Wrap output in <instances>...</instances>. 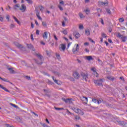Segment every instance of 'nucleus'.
I'll list each match as a JSON object with an SVG mask.
<instances>
[{"label": "nucleus", "mask_w": 127, "mask_h": 127, "mask_svg": "<svg viewBox=\"0 0 127 127\" xmlns=\"http://www.w3.org/2000/svg\"><path fill=\"white\" fill-rule=\"evenodd\" d=\"M80 99L81 101L84 103V104H87L88 103V98L85 96H82L80 97Z\"/></svg>", "instance_id": "5"}, {"label": "nucleus", "mask_w": 127, "mask_h": 127, "mask_svg": "<svg viewBox=\"0 0 127 127\" xmlns=\"http://www.w3.org/2000/svg\"><path fill=\"white\" fill-rule=\"evenodd\" d=\"M91 71H93V72H94V75H95L96 76V77H98V76H99V74L96 71V68H95V67L92 68Z\"/></svg>", "instance_id": "11"}, {"label": "nucleus", "mask_w": 127, "mask_h": 127, "mask_svg": "<svg viewBox=\"0 0 127 127\" xmlns=\"http://www.w3.org/2000/svg\"><path fill=\"white\" fill-rule=\"evenodd\" d=\"M36 34L37 35H39V30H36Z\"/></svg>", "instance_id": "58"}, {"label": "nucleus", "mask_w": 127, "mask_h": 127, "mask_svg": "<svg viewBox=\"0 0 127 127\" xmlns=\"http://www.w3.org/2000/svg\"><path fill=\"white\" fill-rule=\"evenodd\" d=\"M74 36L75 37V38H76V39H78V38H79V37H80V36H81V35H80V34L79 33V32H77V31H74L73 33Z\"/></svg>", "instance_id": "9"}, {"label": "nucleus", "mask_w": 127, "mask_h": 127, "mask_svg": "<svg viewBox=\"0 0 127 127\" xmlns=\"http://www.w3.org/2000/svg\"><path fill=\"white\" fill-rule=\"evenodd\" d=\"M13 18L14 19L15 21L17 22V23H18V24L20 25V22H19V21H18L17 18L16 17H15V16H13Z\"/></svg>", "instance_id": "22"}, {"label": "nucleus", "mask_w": 127, "mask_h": 127, "mask_svg": "<svg viewBox=\"0 0 127 127\" xmlns=\"http://www.w3.org/2000/svg\"><path fill=\"white\" fill-rule=\"evenodd\" d=\"M36 14L38 17V18L40 20H41V19H42V18H41V17H40V16L39 15V10H37L36 11Z\"/></svg>", "instance_id": "16"}, {"label": "nucleus", "mask_w": 127, "mask_h": 127, "mask_svg": "<svg viewBox=\"0 0 127 127\" xmlns=\"http://www.w3.org/2000/svg\"><path fill=\"white\" fill-rule=\"evenodd\" d=\"M24 78H26L27 79V80H30V76H24Z\"/></svg>", "instance_id": "41"}, {"label": "nucleus", "mask_w": 127, "mask_h": 127, "mask_svg": "<svg viewBox=\"0 0 127 127\" xmlns=\"http://www.w3.org/2000/svg\"><path fill=\"white\" fill-rule=\"evenodd\" d=\"M74 118L75 120H80V116H75Z\"/></svg>", "instance_id": "42"}, {"label": "nucleus", "mask_w": 127, "mask_h": 127, "mask_svg": "<svg viewBox=\"0 0 127 127\" xmlns=\"http://www.w3.org/2000/svg\"><path fill=\"white\" fill-rule=\"evenodd\" d=\"M79 17H80V18H84V17H85V16H84V14H83V13H79Z\"/></svg>", "instance_id": "34"}, {"label": "nucleus", "mask_w": 127, "mask_h": 127, "mask_svg": "<svg viewBox=\"0 0 127 127\" xmlns=\"http://www.w3.org/2000/svg\"><path fill=\"white\" fill-rule=\"evenodd\" d=\"M0 88L1 89H2V90H4V91H5V92H8V93H9V91H8V90H7V89L5 88V87L2 86V85L0 84Z\"/></svg>", "instance_id": "19"}, {"label": "nucleus", "mask_w": 127, "mask_h": 127, "mask_svg": "<svg viewBox=\"0 0 127 127\" xmlns=\"http://www.w3.org/2000/svg\"><path fill=\"white\" fill-rule=\"evenodd\" d=\"M78 115H80V116H83L84 115V112L82 111V110L79 109V111L78 112Z\"/></svg>", "instance_id": "31"}, {"label": "nucleus", "mask_w": 127, "mask_h": 127, "mask_svg": "<svg viewBox=\"0 0 127 127\" xmlns=\"http://www.w3.org/2000/svg\"><path fill=\"white\" fill-rule=\"evenodd\" d=\"M47 34H48L47 32H45L44 34L43 35V37L44 39H47Z\"/></svg>", "instance_id": "23"}, {"label": "nucleus", "mask_w": 127, "mask_h": 127, "mask_svg": "<svg viewBox=\"0 0 127 127\" xmlns=\"http://www.w3.org/2000/svg\"><path fill=\"white\" fill-rule=\"evenodd\" d=\"M44 91L46 94V96L48 97V98H50L51 95L48 93V91L46 90V89H44Z\"/></svg>", "instance_id": "18"}, {"label": "nucleus", "mask_w": 127, "mask_h": 127, "mask_svg": "<svg viewBox=\"0 0 127 127\" xmlns=\"http://www.w3.org/2000/svg\"><path fill=\"white\" fill-rule=\"evenodd\" d=\"M65 49H66V45L64 44H62L60 45V51H65Z\"/></svg>", "instance_id": "6"}, {"label": "nucleus", "mask_w": 127, "mask_h": 127, "mask_svg": "<svg viewBox=\"0 0 127 127\" xmlns=\"http://www.w3.org/2000/svg\"><path fill=\"white\" fill-rule=\"evenodd\" d=\"M103 103V99H99V100H97V104H101Z\"/></svg>", "instance_id": "32"}, {"label": "nucleus", "mask_w": 127, "mask_h": 127, "mask_svg": "<svg viewBox=\"0 0 127 127\" xmlns=\"http://www.w3.org/2000/svg\"><path fill=\"white\" fill-rule=\"evenodd\" d=\"M62 25H63V26H65V22H64V21L62 22Z\"/></svg>", "instance_id": "64"}, {"label": "nucleus", "mask_w": 127, "mask_h": 127, "mask_svg": "<svg viewBox=\"0 0 127 127\" xmlns=\"http://www.w3.org/2000/svg\"><path fill=\"white\" fill-rule=\"evenodd\" d=\"M27 46L28 48H31V47H32V45H31V44H27Z\"/></svg>", "instance_id": "48"}, {"label": "nucleus", "mask_w": 127, "mask_h": 127, "mask_svg": "<svg viewBox=\"0 0 127 127\" xmlns=\"http://www.w3.org/2000/svg\"><path fill=\"white\" fill-rule=\"evenodd\" d=\"M106 11L108 14H112V11L109 8H106Z\"/></svg>", "instance_id": "29"}, {"label": "nucleus", "mask_w": 127, "mask_h": 127, "mask_svg": "<svg viewBox=\"0 0 127 127\" xmlns=\"http://www.w3.org/2000/svg\"><path fill=\"white\" fill-rule=\"evenodd\" d=\"M35 23L36 25H37V26H38L39 25V24H38V22H37L36 20H35Z\"/></svg>", "instance_id": "53"}, {"label": "nucleus", "mask_w": 127, "mask_h": 127, "mask_svg": "<svg viewBox=\"0 0 127 127\" xmlns=\"http://www.w3.org/2000/svg\"><path fill=\"white\" fill-rule=\"evenodd\" d=\"M20 7V5H19V4H15L13 5V9L17 10V9H19Z\"/></svg>", "instance_id": "14"}, {"label": "nucleus", "mask_w": 127, "mask_h": 127, "mask_svg": "<svg viewBox=\"0 0 127 127\" xmlns=\"http://www.w3.org/2000/svg\"><path fill=\"white\" fill-rule=\"evenodd\" d=\"M19 10L22 12H25L26 11V6L24 4H22L19 8Z\"/></svg>", "instance_id": "4"}, {"label": "nucleus", "mask_w": 127, "mask_h": 127, "mask_svg": "<svg viewBox=\"0 0 127 127\" xmlns=\"http://www.w3.org/2000/svg\"><path fill=\"white\" fill-rule=\"evenodd\" d=\"M52 78H53V80L54 81L55 83H56V84H58V85H60V84H59V83H58V80H56V79L54 78V76H52Z\"/></svg>", "instance_id": "26"}, {"label": "nucleus", "mask_w": 127, "mask_h": 127, "mask_svg": "<svg viewBox=\"0 0 127 127\" xmlns=\"http://www.w3.org/2000/svg\"><path fill=\"white\" fill-rule=\"evenodd\" d=\"M101 23L104 25L105 24V23H104V20L102 18H101Z\"/></svg>", "instance_id": "50"}, {"label": "nucleus", "mask_w": 127, "mask_h": 127, "mask_svg": "<svg viewBox=\"0 0 127 127\" xmlns=\"http://www.w3.org/2000/svg\"><path fill=\"white\" fill-rule=\"evenodd\" d=\"M11 106H12V107H14V108H17V106H16L15 104L11 103Z\"/></svg>", "instance_id": "54"}, {"label": "nucleus", "mask_w": 127, "mask_h": 127, "mask_svg": "<svg viewBox=\"0 0 127 127\" xmlns=\"http://www.w3.org/2000/svg\"><path fill=\"white\" fill-rule=\"evenodd\" d=\"M117 123L120 126H122V127H125L126 126V122H125L124 121H118Z\"/></svg>", "instance_id": "13"}, {"label": "nucleus", "mask_w": 127, "mask_h": 127, "mask_svg": "<svg viewBox=\"0 0 127 127\" xmlns=\"http://www.w3.org/2000/svg\"><path fill=\"white\" fill-rule=\"evenodd\" d=\"M73 76L75 79H79V78H80V75L79 74V73L76 71L73 73Z\"/></svg>", "instance_id": "12"}, {"label": "nucleus", "mask_w": 127, "mask_h": 127, "mask_svg": "<svg viewBox=\"0 0 127 127\" xmlns=\"http://www.w3.org/2000/svg\"><path fill=\"white\" fill-rule=\"evenodd\" d=\"M85 34L87 36H89L90 35V30L88 29L85 31Z\"/></svg>", "instance_id": "28"}, {"label": "nucleus", "mask_w": 127, "mask_h": 127, "mask_svg": "<svg viewBox=\"0 0 127 127\" xmlns=\"http://www.w3.org/2000/svg\"><path fill=\"white\" fill-rule=\"evenodd\" d=\"M6 19H7V20H8V21H9V15H7L6 16Z\"/></svg>", "instance_id": "44"}, {"label": "nucleus", "mask_w": 127, "mask_h": 127, "mask_svg": "<svg viewBox=\"0 0 127 127\" xmlns=\"http://www.w3.org/2000/svg\"><path fill=\"white\" fill-rule=\"evenodd\" d=\"M79 29H84V26L83 25H80L79 26Z\"/></svg>", "instance_id": "39"}, {"label": "nucleus", "mask_w": 127, "mask_h": 127, "mask_svg": "<svg viewBox=\"0 0 127 127\" xmlns=\"http://www.w3.org/2000/svg\"><path fill=\"white\" fill-rule=\"evenodd\" d=\"M58 7L60 9V10H63V9H64L62 7V6H61V5H59L58 6Z\"/></svg>", "instance_id": "45"}, {"label": "nucleus", "mask_w": 127, "mask_h": 127, "mask_svg": "<svg viewBox=\"0 0 127 127\" xmlns=\"http://www.w3.org/2000/svg\"><path fill=\"white\" fill-rule=\"evenodd\" d=\"M14 27H15V26L13 24H11L10 25V28H14Z\"/></svg>", "instance_id": "56"}, {"label": "nucleus", "mask_w": 127, "mask_h": 127, "mask_svg": "<svg viewBox=\"0 0 127 127\" xmlns=\"http://www.w3.org/2000/svg\"><path fill=\"white\" fill-rule=\"evenodd\" d=\"M55 75H58V76H61L60 73H59V72H57V71H55Z\"/></svg>", "instance_id": "43"}, {"label": "nucleus", "mask_w": 127, "mask_h": 127, "mask_svg": "<svg viewBox=\"0 0 127 127\" xmlns=\"http://www.w3.org/2000/svg\"><path fill=\"white\" fill-rule=\"evenodd\" d=\"M55 110H56L57 111H60V108H57V107H55Z\"/></svg>", "instance_id": "60"}, {"label": "nucleus", "mask_w": 127, "mask_h": 127, "mask_svg": "<svg viewBox=\"0 0 127 127\" xmlns=\"http://www.w3.org/2000/svg\"><path fill=\"white\" fill-rule=\"evenodd\" d=\"M120 22H124L125 21V19L124 18H121L119 19Z\"/></svg>", "instance_id": "38"}, {"label": "nucleus", "mask_w": 127, "mask_h": 127, "mask_svg": "<svg viewBox=\"0 0 127 127\" xmlns=\"http://www.w3.org/2000/svg\"><path fill=\"white\" fill-rule=\"evenodd\" d=\"M65 21H68V19L66 17H64Z\"/></svg>", "instance_id": "63"}, {"label": "nucleus", "mask_w": 127, "mask_h": 127, "mask_svg": "<svg viewBox=\"0 0 127 127\" xmlns=\"http://www.w3.org/2000/svg\"><path fill=\"white\" fill-rule=\"evenodd\" d=\"M117 37L121 39L122 42H126L127 41V36H124L120 33H118Z\"/></svg>", "instance_id": "2"}, {"label": "nucleus", "mask_w": 127, "mask_h": 127, "mask_svg": "<svg viewBox=\"0 0 127 127\" xmlns=\"http://www.w3.org/2000/svg\"><path fill=\"white\" fill-rule=\"evenodd\" d=\"M0 21H3V17L0 16Z\"/></svg>", "instance_id": "59"}, {"label": "nucleus", "mask_w": 127, "mask_h": 127, "mask_svg": "<svg viewBox=\"0 0 127 127\" xmlns=\"http://www.w3.org/2000/svg\"><path fill=\"white\" fill-rule=\"evenodd\" d=\"M94 83L96 86H103V79L94 80Z\"/></svg>", "instance_id": "3"}, {"label": "nucleus", "mask_w": 127, "mask_h": 127, "mask_svg": "<svg viewBox=\"0 0 127 127\" xmlns=\"http://www.w3.org/2000/svg\"><path fill=\"white\" fill-rule=\"evenodd\" d=\"M63 100L64 102H65V103H70L71 100L69 98L68 99H65V98H63Z\"/></svg>", "instance_id": "20"}, {"label": "nucleus", "mask_w": 127, "mask_h": 127, "mask_svg": "<svg viewBox=\"0 0 127 127\" xmlns=\"http://www.w3.org/2000/svg\"><path fill=\"white\" fill-rule=\"evenodd\" d=\"M48 84H49V85H53V82H52L50 80H48Z\"/></svg>", "instance_id": "40"}, {"label": "nucleus", "mask_w": 127, "mask_h": 127, "mask_svg": "<svg viewBox=\"0 0 127 127\" xmlns=\"http://www.w3.org/2000/svg\"><path fill=\"white\" fill-rule=\"evenodd\" d=\"M84 45L85 46H88L89 45V43L88 42L84 43Z\"/></svg>", "instance_id": "61"}, {"label": "nucleus", "mask_w": 127, "mask_h": 127, "mask_svg": "<svg viewBox=\"0 0 127 127\" xmlns=\"http://www.w3.org/2000/svg\"><path fill=\"white\" fill-rule=\"evenodd\" d=\"M89 41H90V42H92V43H95V41H94V40H93V39H91V38H89Z\"/></svg>", "instance_id": "47"}, {"label": "nucleus", "mask_w": 127, "mask_h": 127, "mask_svg": "<svg viewBox=\"0 0 127 127\" xmlns=\"http://www.w3.org/2000/svg\"><path fill=\"white\" fill-rule=\"evenodd\" d=\"M80 48L79 44H77L75 48H73L72 52L73 54H76V52H78V50Z\"/></svg>", "instance_id": "7"}, {"label": "nucleus", "mask_w": 127, "mask_h": 127, "mask_svg": "<svg viewBox=\"0 0 127 127\" xmlns=\"http://www.w3.org/2000/svg\"><path fill=\"white\" fill-rule=\"evenodd\" d=\"M54 37L55 38V39L57 41V40H58V38H57V37L56 36V35L54 34Z\"/></svg>", "instance_id": "49"}, {"label": "nucleus", "mask_w": 127, "mask_h": 127, "mask_svg": "<svg viewBox=\"0 0 127 127\" xmlns=\"http://www.w3.org/2000/svg\"><path fill=\"white\" fill-rule=\"evenodd\" d=\"M56 56L57 58L58 59V60H60L61 59V57H60V54L56 53Z\"/></svg>", "instance_id": "27"}, {"label": "nucleus", "mask_w": 127, "mask_h": 127, "mask_svg": "<svg viewBox=\"0 0 127 127\" xmlns=\"http://www.w3.org/2000/svg\"><path fill=\"white\" fill-rule=\"evenodd\" d=\"M107 79H108V80H111V81H114V79H115V78H114V77L111 76H110V75L108 76L107 77Z\"/></svg>", "instance_id": "21"}, {"label": "nucleus", "mask_w": 127, "mask_h": 127, "mask_svg": "<svg viewBox=\"0 0 127 127\" xmlns=\"http://www.w3.org/2000/svg\"><path fill=\"white\" fill-rule=\"evenodd\" d=\"M81 76H82L83 79H84L86 82H87V81L88 80V75H87L84 73H82Z\"/></svg>", "instance_id": "10"}, {"label": "nucleus", "mask_w": 127, "mask_h": 127, "mask_svg": "<svg viewBox=\"0 0 127 127\" xmlns=\"http://www.w3.org/2000/svg\"><path fill=\"white\" fill-rule=\"evenodd\" d=\"M101 35H102V37H103L104 38H106V37H107V35L104 33H102L101 34Z\"/></svg>", "instance_id": "36"}, {"label": "nucleus", "mask_w": 127, "mask_h": 127, "mask_svg": "<svg viewBox=\"0 0 127 127\" xmlns=\"http://www.w3.org/2000/svg\"><path fill=\"white\" fill-rule=\"evenodd\" d=\"M62 32L63 33H64V34H65V35H67V34H68V32L67 31V30H64L62 31Z\"/></svg>", "instance_id": "33"}, {"label": "nucleus", "mask_w": 127, "mask_h": 127, "mask_svg": "<svg viewBox=\"0 0 127 127\" xmlns=\"http://www.w3.org/2000/svg\"><path fill=\"white\" fill-rule=\"evenodd\" d=\"M60 4H62V5H64V1L62 0L60 2Z\"/></svg>", "instance_id": "57"}, {"label": "nucleus", "mask_w": 127, "mask_h": 127, "mask_svg": "<svg viewBox=\"0 0 127 127\" xmlns=\"http://www.w3.org/2000/svg\"><path fill=\"white\" fill-rule=\"evenodd\" d=\"M0 79L2 81H3V82H9V81L7 80V79H5V78H2L0 77Z\"/></svg>", "instance_id": "24"}, {"label": "nucleus", "mask_w": 127, "mask_h": 127, "mask_svg": "<svg viewBox=\"0 0 127 127\" xmlns=\"http://www.w3.org/2000/svg\"><path fill=\"white\" fill-rule=\"evenodd\" d=\"M32 114H33V115H34L35 117H36V118H38V115L37 114H36V113L33 112Z\"/></svg>", "instance_id": "55"}, {"label": "nucleus", "mask_w": 127, "mask_h": 127, "mask_svg": "<svg viewBox=\"0 0 127 127\" xmlns=\"http://www.w3.org/2000/svg\"><path fill=\"white\" fill-rule=\"evenodd\" d=\"M46 53L47 54V55L48 56H50V53H49V52L48 51H46Z\"/></svg>", "instance_id": "52"}, {"label": "nucleus", "mask_w": 127, "mask_h": 127, "mask_svg": "<svg viewBox=\"0 0 127 127\" xmlns=\"http://www.w3.org/2000/svg\"><path fill=\"white\" fill-rule=\"evenodd\" d=\"M97 101H98V100L94 98L92 99V102H93V103H97Z\"/></svg>", "instance_id": "51"}, {"label": "nucleus", "mask_w": 127, "mask_h": 127, "mask_svg": "<svg viewBox=\"0 0 127 127\" xmlns=\"http://www.w3.org/2000/svg\"><path fill=\"white\" fill-rule=\"evenodd\" d=\"M42 25L43 26H47V24H46V22H42Z\"/></svg>", "instance_id": "46"}, {"label": "nucleus", "mask_w": 127, "mask_h": 127, "mask_svg": "<svg viewBox=\"0 0 127 127\" xmlns=\"http://www.w3.org/2000/svg\"><path fill=\"white\" fill-rule=\"evenodd\" d=\"M40 10H41V11L42 12V11H43V10H44V7H43V6L41 5L40 7Z\"/></svg>", "instance_id": "35"}, {"label": "nucleus", "mask_w": 127, "mask_h": 127, "mask_svg": "<svg viewBox=\"0 0 127 127\" xmlns=\"http://www.w3.org/2000/svg\"><path fill=\"white\" fill-rule=\"evenodd\" d=\"M79 110H80L79 109H76V108L73 109V111L75 112V113H76V114L79 113Z\"/></svg>", "instance_id": "30"}, {"label": "nucleus", "mask_w": 127, "mask_h": 127, "mask_svg": "<svg viewBox=\"0 0 127 127\" xmlns=\"http://www.w3.org/2000/svg\"><path fill=\"white\" fill-rule=\"evenodd\" d=\"M101 3L102 5H105V4H108V1H105V2L102 1L101 2Z\"/></svg>", "instance_id": "37"}, {"label": "nucleus", "mask_w": 127, "mask_h": 127, "mask_svg": "<svg viewBox=\"0 0 127 127\" xmlns=\"http://www.w3.org/2000/svg\"><path fill=\"white\" fill-rule=\"evenodd\" d=\"M8 70L9 71L10 74H15V71L13 70V68L8 67Z\"/></svg>", "instance_id": "15"}, {"label": "nucleus", "mask_w": 127, "mask_h": 127, "mask_svg": "<svg viewBox=\"0 0 127 127\" xmlns=\"http://www.w3.org/2000/svg\"><path fill=\"white\" fill-rule=\"evenodd\" d=\"M86 58V60L88 61H91V60H94V58L92 57V56H88L85 57Z\"/></svg>", "instance_id": "17"}, {"label": "nucleus", "mask_w": 127, "mask_h": 127, "mask_svg": "<svg viewBox=\"0 0 127 127\" xmlns=\"http://www.w3.org/2000/svg\"><path fill=\"white\" fill-rule=\"evenodd\" d=\"M40 43L42 45H45V43H44L43 41H42Z\"/></svg>", "instance_id": "62"}, {"label": "nucleus", "mask_w": 127, "mask_h": 127, "mask_svg": "<svg viewBox=\"0 0 127 127\" xmlns=\"http://www.w3.org/2000/svg\"><path fill=\"white\" fill-rule=\"evenodd\" d=\"M106 107H107L108 108H114V106L109 103H106Z\"/></svg>", "instance_id": "25"}, {"label": "nucleus", "mask_w": 127, "mask_h": 127, "mask_svg": "<svg viewBox=\"0 0 127 127\" xmlns=\"http://www.w3.org/2000/svg\"><path fill=\"white\" fill-rule=\"evenodd\" d=\"M34 55H35V56H36V57H37V58H38V59H40L41 62H39V61H38V60L34 59L33 60L35 61V63L36 64H38V65H39L40 64H41V65L42 64V61H44V58H43V56H42V55H41L40 54H36V53H34Z\"/></svg>", "instance_id": "1"}, {"label": "nucleus", "mask_w": 127, "mask_h": 127, "mask_svg": "<svg viewBox=\"0 0 127 127\" xmlns=\"http://www.w3.org/2000/svg\"><path fill=\"white\" fill-rule=\"evenodd\" d=\"M14 44L16 46H17V47H18V48H22V50H23V49H25V48L22 47V45L18 44L17 42H14Z\"/></svg>", "instance_id": "8"}]
</instances>
